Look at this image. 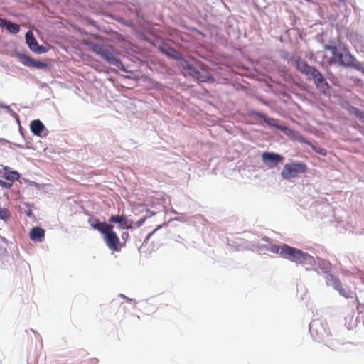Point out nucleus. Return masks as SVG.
Here are the masks:
<instances>
[{"mask_svg":"<svg viewBox=\"0 0 364 364\" xmlns=\"http://www.w3.org/2000/svg\"><path fill=\"white\" fill-rule=\"evenodd\" d=\"M262 159L269 168H273L282 162L284 157L276 153L266 151L262 154Z\"/></svg>","mask_w":364,"mask_h":364,"instance_id":"10","label":"nucleus"},{"mask_svg":"<svg viewBox=\"0 0 364 364\" xmlns=\"http://www.w3.org/2000/svg\"><path fill=\"white\" fill-rule=\"evenodd\" d=\"M0 26L3 28L5 27L10 33L13 34H16L20 31V27L18 24L1 18H0Z\"/></svg>","mask_w":364,"mask_h":364,"instance_id":"16","label":"nucleus"},{"mask_svg":"<svg viewBox=\"0 0 364 364\" xmlns=\"http://www.w3.org/2000/svg\"><path fill=\"white\" fill-rule=\"evenodd\" d=\"M350 112L355 114L359 119L364 121V112L360 109L352 107L350 109Z\"/></svg>","mask_w":364,"mask_h":364,"instance_id":"24","label":"nucleus"},{"mask_svg":"<svg viewBox=\"0 0 364 364\" xmlns=\"http://www.w3.org/2000/svg\"><path fill=\"white\" fill-rule=\"evenodd\" d=\"M102 234L103 235L104 242L110 250L119 252L122 247H124L114 230L113 225L110 224Z\"/></svg>","mask_w":364,"mask_h":364,"instance_id":"5","label":"nucleus"},{"mask_svg":"<svg viewBox=\"0 0 364 364\" xmlns=\"http://www.w3.org/2000/svg\"><path fill=\"white\" fill-rule=\"evenodd\" d=\"M291 63L301 73L305 75L309 80H313L316 88L323 94H327L330 86L321 73L315 67L309 65L300 57L291 59Z\"/></svg>","mask_w":364,"mask_h":364,"instance_id":"1","label":"nucleus"},{"mask_svg":"<svg viewBox=\"0 0 364 364\" xmlns=\"http://www.w3.org/2000/svg\"><path fill=\"white\" fill-rule=\"evenodd\" d=\"M1 176L11 182L12 184L14 181H18L20 178V175L16 171L4 172Z\"/></svg>","mask_w":364,"mask_h":364,"instance_id":"20","label":"nucleus"},{"mask_svg":"<svg viewBox=\"0 0 364 364\" xmlns=\"http://www.w3.org/2000/svg\"><path fill=\"white\" fill-rule=\"evenodd\" d=\"M307 166L303 162L286 164L281 172L284 179L290 180L307 171Z\"/></svg>","mask_w":364,"mask_h":364,"instance_id":"4","label":"nucleus"},{"mask_svg":"<svg viewBox=\"0 0 364 364\" xmlns=\"http://www.w3.org/2000/svg\"><path fill=\"white\" fill-rule=\"evenodd\" d=\"M121 237H122V240L124 241L123 243H122V245H124V246L125 245V243L127 241V240L129 239V232H123L121 235Z\"/></svg>","mask_w":364,"mask_h":364,"instance_id":"28","label":"nucleus"},{"mask_svg":"<svg viewBox=\"0 0 364 364\" xmlns=\"http://www.w3.org/2000/svg\"><path fill=\"white\" fill-rule=\"evenodd\" d=\"M316 151L318 152V154L323 155V156H326V151L324 149H321L319 150H316Z\"/></svg>","mask_w":364,"mask_h":364,"instance_id":"30","label":"nucleus"},{"mask_svg":"<svg viewBox=\"0 0 364 364\" xmlns=\"http://www.w3.org/2000/svg\"><path fill=\"white\" fill-rule=\"evenodd\" d=\"M107 46L100 44H93L91 47L92 51L97 53L99 55H102Z\"/></svg>","mask_w":364,"mask_h":364,"instance_id":"22","label":"nucleus"},{"mask_svg":"<svg viewBox=\"0 0 364 364\" xmlns=\"http://www.w3.org/2000/svg\"><path fill=\"white\" fill-rule=\"evenodd\" d=\"M30 128L36 136H41L42 132L46 129L44 124L39 119L33 120L31 122Z\"/></svg>","mask_w":364,"mask_h":364,"instance_id":"17","label":"nucleus"},{"mask_svg":"<svg viewBox=\"0 0 364 364\" xmlns=\"http://www.w3.org/2000/svg\"><path fill=\"white\" fill-rule=\"evenodd\" d=\"M325 50L331 53L332 57L330 63L337 64L343 67H349L353 65L354 58L351 55L349 50L341 44L326 45Z\"/></svg>","mask_w":364,"mask_h":364,"instance_id":"2","label":"nucleus"},{"mask_svg":"<svg viewBox=\"0 0 364 364\" xmlns=\"http://www.w3.org/2000/svg\"><path fill=\"white\" fill-rule=\"evenodd\" d=\"M83 364H97L98 363V360L95 358H89L85 360Z\"/></svg>","mask_w":364,"mask_h":364,"instance_id":"26","label":"nucleus"},{"mask_svg":"<svg viewBox=\"0 0 364 364\" xmlns=\"http://www.w3.org/2000/svg\"><path fill=\"white\" fill-rule=\"evenodd\" d=\"M309 331L311 336L317 340L322 339L328 334L326 329L323 326L322 323L318 321H314L310 323Z\"/></svg>","mask_w":364,"mask_h":364,"instance_id":"8","label":"nucleus"},{"mask_svg":"<svg viewBox=\"0 0 364 364\" xmlns=\"http://www.w3.org/2000/svg\"><path fill=\"white\" fill-rule=\"evenodd\" d=\"M0 186L1 187H3V188H7V189H9L11 188L12 186V183L11 182H6V181H4L3 180H0Z\"/></svg>","mask_w":364,"mask_h":364,"instance_id":"27","label":"nucleus"},{"mask_svg":"<svg viewBox=\"0 0 364 364\" xmlns=\"http://www.w3.org/2000/svg\"><path fill=\"white\" fill-rule=\"evenodd\" d=\"M156 230V229H155L154 231H152V232L151 233H149L148 236H147V238H149L150 236Z\"/></svg>","mask_w":364,"mask_h":364,"instance_id":"33","label":"nucleus"},{"mask_svg":"<svg viewBox=\"0 0 364 364\" xmlns=\"http://www.w3.org/2000/svg\"><path fill=\"white\" fill-rule=\"evenodd\" d=\"M280 255L287 259L294 262L296 264H311L313 261V257L306 252L301 250L292 247L286 244L282 245Z\"/></svg>","mask_w":364,"mask_h":364,"instance_id":"3","label":"nucleus"},{"mask_svg":"<svg viewBox=\"0 0 364 364\" xmlns=\"http://www.w3.org/2000/svg\"><path fill=\"white\" fill-rule=\"evenodd\" d=\"M326 283L327 285L333 287L335 289H338V285L341 284L338 278L331 274L326 275Z\"/></svg>","mask_w":364,"mask_h":364,"instance_id":"21","label":"nucleus"},{"mask_svg":"<svg viewBox=\"0 0 364 364\" xmlns=\"http://www.w3.org/2000/svg\"><path fill=\"white\" fill-rule=\"evenodd\" d=\"M255 115L256 117H259V119H262L268 125L277 128L278 129L282 131L283 132L286 133L287 131L289 130V129L286 126L279 125L278 124L277 119H275L274 118H269L266 115H264V114L260 113V112H256V113H255Z\"/></svg>","mask_w":364,"mask_h":364,"instance_id":"13","label":"nucleus"},{"mask_svg":"<svg viewBox=\"0 0 364 364\" xmlns=\"http://www.w3.org/2000/svg\"><path fill=\"white\" fill-rule=\"evenodd\" d=\"M159 50H160L161 53H162L163 54H164L171 58H173L176 60H178V59L181 58V53H178V51H176L175 49H173L171 46H169L168 44L163 43L162 45L160 46Z\"/></svg>","mask_w":364,"mask_h":364,"instance_id":"15","label":"nucleus"},{"mask_svg":"<svg viewBox=\"0 0 364 364\" xmlns=\"http://www.w3.org/2000/svg\"><path fill=\"white\" fill-rule=\"evenodd\" d=\"M26 41L28 44L29 48L38 54L45 53L46 51V48L43 46H38L37 41L36 40L33 33L31 31H28L26 33Z\"/></svg>","mask_w":364,"mask_h":364,"instance_id":"12","label":"nucleus"},{"mask_svg":"<svg viewBox=\"0 0 364 364\" xmlns=\"http://www.w3.org/2000/svg\"><path fill=\"white\" fill-rule=\"evenodd\" d=\"M45 230L41 227L36 226L31 229L29 237L30 239L36 242H41L44 240Z\"/></svg>","mask_w":364,"mask_h":364,"instance_id":"14","label":"nucleus"},{"mask_svg":"<svg viewBox=\"0 0 364 364\" xmlns=\"http://www.w3.org/2000/svg\"><path fill=\"white\" fill-rule=\"evenodd\" d=\"M11 217L9 210L6 208H0V219L7 221Z\"/></svg>","mask_w":364,"mask_h":364,"instance_id":"23","label":"nucleus"},{"mask_svg":"<svg viewBox=\"0 0 364 364\" xmlns=\"http://www.w3.org/2000/svg\"><path fill=\"white\" fill-rule=\"evenodd\" d=\"M101 57L108 63L116 66L119 69L123 67L122 63L117 56V53L112 47H107Z\"/></svg>","mask_w":364,"mask_h":364,"instance_id":"7","label":"nucleus"},{"mask_svg":"<svg viewBox=\"0 0 364 364\" xmlns=\"http://www.w3.org/2000/svg\"><path fill=\"white\" fill-rule=\"evenodd\" d=\"M16 57L19 62H21L23 65L36 68H44L46 67V64L45 63L37 61L31 57L26 55L22 53H17Z\"/></svg>","mask_w":364,"mask_h":364,"instance_id":"9","label":"nucleus"},{"mask_svg":"<svg viewBox=\"0 0 364 364\" xmlns=\"http://www.w3.org/2000/svg\"><path fill=\"white\" fill-rule=\"evenodd\" d=\"M324 264H325V269L326 271H328V269H330V263L329 262H323Z\"/></svg>","mask_w":364,"mask_h":364,"instance_id":"31","label":"nucleus"},{"mask_svg":"<svg viewBox=\"0 0 364 364\" xmlns=\"http://www.w3.org/2000/svg\"><path fill=\"white\" fill-rule=\"evenodd\" d=\"M282 245H272L269 247V251L272 253H279L280 251H282Z\"/></svg>","mask_w":364,"mask_h":364,"instance_id":"25","label":"nucleus"},{"mask_svg":"<svg viewBox=\"0 0 364 364\" xmlns=\"http://www.w3.org/2000/svg\"><path fill=\"white\" fill-rule=\"evenodd\" d=\"M181 66L188 75L200 82H207L210 78L209 72L201 66L191 65L186 60H183Z\"/></svg>","mask_w":364,"mask_h":364,"instance_id":"6","label":"nucleus"},{"mask_svg":"<svg viewBox=\"0 0 364 364\" xmlns=\"http://www.w3.org/2000/svg\"><path fill=\"white\" fill-rule=\"evenodd\" d=\"M3 170L4 172L11 171L10 168L9 166H3Z\"/></svg>","mask_w":364,"mask_h":364,"instance_id":"32","label":"nucleus"},{"mask_svg":"<svg viewBox=\"0 0 364 364\" xmlns=\"http://www.w3.org/2000/svg\"><path fill=\"white\" fill-rule=\"evenodd\" d=\"M109 223H115L119 224V227L121 229H133V221L129 220L126 215H112L109 219Z\"/></svg>","mask_w":364,"mask_h":364,"instance_id":"11","label":"nucleus"},{"mask_svg":"<svg viewBox=\"0 0 364 364\" xmlns=\"http://www.w3.org/2000/svg\"><path fill=\"white\" fill-rule=\"evenodd\" d=\"M90 225L94 229L102 233L110 224L105 222H100L98 219H95L93 222L90 223Z\"/></svg>","mask_w":364,"mask_h":364,"instance_id":"19","label":"nucleus"},{"mask_svg":"<svg viewBox=\"0 0 364 364\" xmlns=\"http://www.w3.org/2000/svg\"><path fill=\"white\" fill-rule=\"evenodd\" d=\"M339 294L346 298H353L355 292L350 287H343L341 284L338 285V289H336Z\"/></svg>","mask_w":364,"mask_h":364,"instance_id":"18","label":"nucleus"},{"mask_svg":"<svg viewBox=\"0 0 364 364\" xmlns=\"http://www.w3.org/2000/svg\"><path fill=\"white\" fill-rule=\"evenodd\" d=\"M146 218H143L141 219H140L139 220H138L136 223V226L137 228L140 227L142 225V224L144 223Z\"/></svg>","mask_w":364,"mask_h":364,"instance_id":"29","label":"nucleus"}]
</instances>
